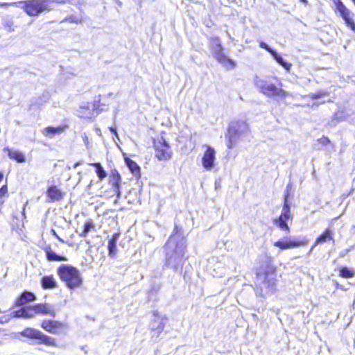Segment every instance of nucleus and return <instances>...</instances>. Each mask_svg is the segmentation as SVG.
<instances>
[{
    "instance_id": "obj_1",
    "label": "nucleus",
    "mask_w": 355,
    "mask_h": 355,
    "mask_svg": "<svg viewBox=\"0 0 355 355\" xmlns=\"http://www.w3.org/2000/svg\"><path fill=\"white\" fill-rule=\"evenodd\" d=\"M55 309L47 303H37L33 305L24 306L15 311V316L23 318H32L37 315L55 317Z\"/></svg>"
},
{
    "instance_id": "obj_2",
    "label": "nucleus",
    "mask_w": 355,
    "mask_h": 355,
    "mask_svg": "<svg viewBox=\"0 0 355 355\" xmlns=\"http://www.w3.org/2000/svg\"><path fill=\"white\" fill-rule=\"evenodd\" d=\"M57 273L60 279L71 289L80 287L83 283L79 270L73 266L62 265L58 268Z\"/></svg>"
},
{
    "instance_id": "obj_3",
    "label": "nucleus",
    "mask_w": 355,
    "mask_h": 355,
    "mask_svg": "<svg viewBox=\"0 0 355 355\" xmlns=\"http://www.w3.org/2000/svg\"><path fill=\"white\" fill-rule=\"evenodd\" d=\"M21 335L26 338L35 340V343L37 345H43L53 348L59 347V343L55 338L47 335L37 329L26 327L21 332Z\"/></svg>"
},
{
    "instance_id": "obj_4",
    "label": "nucleus",
    "mask_w": 355,
    "mask_h": 355,
    "mask_svg": "<svg viewBox=\"0 0 355 355\" xmlns=\"http://www.w3.org/2000/svg\"><path fill=\"white\" fill-rule=\"evenodd\" d=\"M248 131L249 127L245 122L236 121L232 123L228 127L225 135L227 148L229 149L234 148L239 139Z\"/></svg>"
},
{
    "instance_id": "obj_5",
    "label": "nucleus",
    "mask_w": 355,
    "mask_h": 355,
    "mask_svg": "<svg viewBox=\"0 0 355 355\" xmlns=\"http://www.w3.org/2000/svg\"><path fill=\"white\" fill-rule=\"evenodd\" d=\"M209 46L217 61L227 69H233L235 64L232 60L227 58L224 53V49L222 46L220 40L218 37H210Z\"/></svg>"
},
{
    "instance_id": "obj_6",
    "label": "nucleus",
    "mask_w": 355,
    "mask_h": 355,
    "mask_svg": "<svg viewBox=\"0 0 355 355\" xmlns=\"http://www.w3.org/2000/svg\"><path fill=\"white\" fill-rule=\"evenodd\" d=\"M114 103L112 94L109 93L107 95H99L92 103H89L87 106L81 107L82 110H91L92 114H98L102 112L107 111L110 105Z\"/></svg>"
},
{
    "instance_id": "obj_7",
    "label": "nucleus",
    "mask_w": 355,
    "mask_h": 355,
    "mask_svg": "<svg viewBox=\"0 0 355 355\" xmlns=\"http://www.w3.org/2000/svg\"><path fill=\"white\" fill-rule=\"evenodd\" d=\"M153 148L155 157L159 161L166 162L173 157L171 146L162 137L153 139Z\"/></svg>"
},
{
    "instance_id": "obj_8",
    "label": "nucleus",
    "mask_w": 355,
    "mask_h": 355,
    "mask_svg": "<svg viewBox=\"0 0 355 355\" xmlns=\"http://www.w3.org/2000/svg\"><path fill=\"white\" fill-rule=\"evenodd\" d=\"M20 3L23 4V8L26 14L33 17L51 9L50 0H27L21 1Z\"/></svg>"
},
{
    "instance_id": "obj_9",
    "label": "nucleus",
    "mask_w": 355,
    "mask_h": 355,
    "mask_svg": "<svg viewBox=\"0 0 355 355\" xmlns=\"http://www.w3.org/2000/svg\"><path fill=\"white\" fill-rule=\"evenodd\" d=\"M41 328L53 335L65 334L69 329V324L63 320L55 319H44L40 322Z\"/></svg>"
},
{
    "instance_id": "obj_10",
    "label": "nucleus",
    "mask_w": 355,
    "mask_h": 355,
    "mask_svg": "<svg viewBox=\"0 0 355 355\" xmlns=\"http://www.w3.org/2000/svg\"><path fill=\"white\" fill-rule=\"evenodd\" d=\"M288 198V194L286 193L284 195L282 213L277 218L273 220L274 224L286 233H289L291 231L290 227L287 224V221L292 220L293 219Z\"/></svg>"
},
{
    "instance_id": "obj_11",
    "label": "nucleus",
    "mask_w": 355,
    "mask_h": 355,
    "mask_svg": "<svg viewBox=\"0 0 355 355\" xmlns=\"http://www.w3.org/2000/svg\"><path fill=\"white\" fill-rule=\"evenodd\" d=\"M276 272L277 267L272 264L271 257H268L265 267H260L256 275L259 278H262L264 283L269 284L270 282V276L275 275Z\"/></svg>"
},
{
    "instance_id": "obj_12",
    "label": "nucleus",
    "mask_w": 355,
    "mask_h": 355,
    "mask_svg": "<svg viewBox=\"0 0 355 355\" xmlns=\"http://www.w3.org/2000/svg\"><path fill=\"white\" fill-rule=\"evenodd\" d=\"M336 10L340 12L341 17L345 20L346 25L355 32V22L353 19L354 13L347 8L340 0H338L336 2Z\"/></svg>"
},
{
    "instance_id": "obj_13",
    "label": "nucleus",
    "mask_w": 355,
    "mask_h": 355,
    "mask_svg": "<svg viewBox=\"0 0 355 355\" xmlns=\"http://www.w3.org/2000/svg\"><path fill=\"white\" fill-rule=\"evenodd\" d=\"M46 196L49 202H61L66 192L57 185L51 184L46 187Z\"/></svg>"
},
{
    "instance_id": "obj_14",
    "label": "nucleus",
    "mask_w": 355,
    "mask_h": 355,
    "mask_svg": "<svg viewBox=\"0 0 355 355\" xmlns=\"http://www.w3.org/2000/svg\"><path fill=\"white\" fill-rule=\"evenodd\" d=\"M108 184L111 186L114 194L117 198H120L121 195V176L119 172L116 169H112L110 171V176L108 178Z\"/></svg>"
},
{
    "instance_id": "obj_15",
    "label": "nucleus",
    "mask_w": 355,
    "mask_h": 355,
    "mask_svg": "<svg viewBox=\"0 0 355 355\" xmlns=\"http://www.w3.org/2000/svg\"><path fill=\"white\" fill-rule=\"evenodd\" d=\"M308 243V240L302 239V240H288V241H282L278 240L274 243V246L279 248L281 250H285L291 248H299L301 246H305Z\"/></svg>"
},
{
    "instance_id": "obj_16",
    "label": "nucleus",
    "mask_w": 355,
    "mask_h": 355,
    "mask_svg": "<svg viewBox=\"0 0 355 355\" xmlns=\"http://www.w3.org/2000/svg\"><path fill=\"white\" fill-rule=\"evenodd\" d=\"M216 152L215 150L209 146H206V150L202 157V164L203 167L207 170H211L215 165Z\"/></svg>"
},
{
    "instance_id": "obj_17",
    "label": "nucleus",
    "mask_w": 355,
    "mask_h": 355,
    "mask_svg": "<svg viewBox=\"0 0 355 355\" xmlns=\"http://www.w3.org/2000/svg\"><path fill=\"white\" fill-rule=\"evenodd\" d=\"M3 151L7 155L8 157L13 162L24 163L26 161L24 153L17 148L6 146L3 148Z\"/></svg>"
},
{
    "instance_id": "obj_18",
    "label": "nucleus",
    "mask_w": 355,
    "mask_h": 355,
    "mask_svg": "<svg viewBox=\"0 0 355 355\" xmlns=\"http://www.w3.org/2000/svg\"><path fill=\"white\" fill-rule=\"evenodd\" d=\"M335 241L334 231L330 228H326L317 236L313 244V247L322 245L327 242H331L334 244Z\"/></svg>"
},
{
    "instance_id": "obj_19",
    "label": "nucleus",
    "mask_w": 355,
    "mask_h": 355,
    "mask_svg": "<svg viewBox=\"0 0 355 355\" xmlns=\"http://www.w3.org/2000/svg\"><path fill=\"white\" fill-rule=\"evenodd\" d=\"M36 300L35 295L28 291H23L15 300V306H24V304L28 302H32Z\"/></svg>"
},
{
    "instance_id": "obj_20",
    "label": "nucleus",
    "mask_w": 355,
    "mask_h": 355,
    "mask_svg": "<svg viewBox=\"0 0 355 355\" xmlns=\"http://www.w3.org/2000/svg\"><path fill=\"white\" fill-rule=\"evenodd\" d=\"M119 232L114 233L107 241L108 255L114 257L116 254V242L119 238Z\"/></svg>"
},
{
    "instance_id": "obj_21",
    "label": "nucleus",
    "mask_w": 355,
    "mask_h": 355,
    "mask_svg": "<svg viewBox=\"0 0 355 355\" xmlns=\"http://www.w3.org/2000/svg\"><path fill=\"white\" fill-rule=\"evenodd\" d=\"M41 285L44 289H53L57 287V283L52 275L44 276L41 279Z\"/></svg>"
},
{
    "instance_id": "obj_22",
    "label": "nucleus",
    "mask_w": 355,
    "mask_h": 355,
    "mask_svg": "<svg viewBox=\"0 0 355 355\" xmlns=\"http://www.w3.org/2000/svg\"><path fill=\"white\" fill-rule=\"evenodd\" d=\"M44 250L47 260L50 261H66L67 260L65 257L56 254L49 246L44 248Z\"/></svg>"
},
{
    "instance_id": "obj_23",
    "label": "nucleus",
    "mask_w": 355,
    "mask_h": 355,
    "mask_svg": "<svg viewBox=\"0 0 355 355\" xmlns=\"http://www.w3.org/2000/svg\"><path fill=\"white\" fill-rule=\"evenodd\" d=\"M124 161L125 164L130 169V171L135 175L140 176L141 175V168L137 164L136 162L130 159V157L125 156L124 157Z\"/></svg>"
},
{
    "instance_id": "obj_24",
    "label": "nucleus",
    "mask_w": 355,
    "mask_h": 355,
    "mask_svg": "<svg viewBox=\"0 0 355 355\" xmlns=\"http://www.w3.org/2000/svg\"><path fill=\"white\" fill-rule=\"evenodd\" d=\"M88 165L95 168V172L100 180H103L107 177V173L100 162L89 163Z\"/></svg>"
},
{
    "instance_id": "obj_25",
    "label": "nucleus",
    "mask_w": 355,
    "mask_h": 355,
    "mask_svg": "<svg viewBox=\"0 0 355 355\" xmlns=\"http://www.w3.org/2000/svg\"><path fill=\"white\" fill-rule=\"evenodd\" d=\"M95 227V224L92 218H87L83 225V231L79 233L80 237H86L87 234Z\"/></svg>"
},
{
    "instance_id": "obj_26",
    "label": "nucleus",
    "mask_w": 355,
    "mask_h": 355,
    "mask_svg": "<svg viewBox=\"0 0 355 355\" xmlns=\"http://www.w3.org/2000/svg\"><path fill=\"white\" fill-rule=\"evenodd\" d=\"M338 275L342 278H352L355 275V271L346 266H343L339 268Z\"/></svg>"
},
{
    "instance_id": "obj_27",
    "label": "nucleus",
    "mask_w": 355,
    "mask_h": 355,
    "mask_svg": "<svg viewBox=\"0 0 355 355\" xmlns=\"http://www.w3.org/2000/svg\"><path fill=\"white\" fill-rule=\"evenodd\" d=\"M63 130H64V128L62 126H58V127L49 126L44 129L43 132L45 135L53 136L55 135L61 133L63 131Z\"/></svg>"
},
{
    "instance_id": "obj_28",
    "label": "nucleus",
    "mask_w": 355,
    "mask_h": 355,
    "mask_svg": "<svg viewBox=\"0 0 355 355\" xmlns=\"http://www.w3.org/2000/svg\"><path fill=\"white\" fill-rule=\"evenodd\" d=\"M272 56L274 58V59L279 64H281L285 69L287 71H289L292 67V64L291 63L286 62L284 60L282 57L279 55L276 51L272 52Z\"/></svg>"
},
{
    "instance_id": "obj_29",
    "label": "nucleus",
    "mask_w": 355,
    "mask_h": 355,
    "mask_svg": "<svg viewBox=\"0 0 355 355\" xmlns=\"http://www.w3.org/2000/svg\"><path fill=\"white\" fill-rule=\"evenodd\" d=\"M8 196V187L6 184L0 188V199H4Z\"/></svg>"
},
{
    "instance_id": "obj_30",
    "label": "nucleus",
    "mask_w": 355,
    "mask_h": 355,
    "mask_svg": "<svg viewBox=\"0 0 355 355\" xmlns=\"http://www.w3.org/2000/svg\"><path fill=\"white\" fill-rule=\"evenodd\" d=\"M317 141L323 146H327L331 144L330 139L327 136L321 137L320 138L318 139Z\"/></svg>"
},
{
    "instance_id": "obj_31",
    "label": "nucleus",
    "mask_w": 355,
    "mask_h": 355,
    "mask_svg": "<svg viewBox=\"0 0 355 355\" xmlns=\"http://www.w3.org/2000/svg\"><path fill=\"white\" fill-rule=\"evenodd\" d=\"M259 46L265 50H266L268 53L272 55V52H275V51L272 49L266 43L263 42H261L259 44Z\"/></svg>"
},
{
    "instance_id": "obj_32",
    "label": "nucleus",
    "mask_w": 355,
    "mask_h": 355,
    "mask_svg": "<svg viewBox=\"0 0 355 355\" xmlns=\"http://www.w3.org/2000/svg\"><path fill=\"white\" fill-rule=\"evenodd\" d=\"M259 46L265 50H266L268 53L272 55V52H275V51L272 49L266 43L263 42H261L259 44Z\"/></svg>"
},
{
    "instance_id": "obj_33",
    "label": "nucleus",
    "mask_w": 355,
    "mask_h": 355,
    "mask_svg": "<svg viewBox=\"0 0 355 355\" xmlns=\"http://www.w3.org/2000/svg\"><path fill=\"white\" fill-rule=\"evenodd\" d=\"M15 5L16 3H0V7L14 6Z\"/></svg>"
},
{
    "instance_id": "obj_34",
    "label": "nucleus",
    "mask_w": 355,
    "mask_h": 355,
    "mask_svg": "<svg viewBox=\"0 0 355 355\" xmlns=\"http://www.w3.org/2000/svg\"><path fill=\"white\" fill-rule=\"evenodd\" d=\"M5 202V200L4 199H0V212L1 211V209L3 208V205Z\"/></svg>"
},
{
    "instance_id": "obj_35",
    "label": "nucleus",
    "mask_w": 355,
    "mask_h": 355,
    "mask_svg": "<svg viewBox=\"0 0 355 355\" xmlns=\"http://www.w3.org/2000/svg\"><path fill=\"white\" fill-rule=\"evenodd\" d=\"M109 130H110L111 132L114 133V135H116V130L115 128L110 127Z\"/></svg>"
},
{
    "instance_id": "obj_36",
    "label": "nucleus",
    "mask_w": 355,
    "mask_h": 355,
    "mask_svg": "<svg viewBox=\"0 0 355 355\" xmlns=\"http://www.w3.org/2000/svg\"><path fill=\"white\" fill-rule=\"evenodd\" d=\"M322 96L321 94H313L311 96L312 98H319Z\"/></svg>"
},
{
    "instance_id": "obj_37",
    "label": "nucleus",
    "mask_w": 355,
    "mask_h": 355,
    "mask_svg": "<svg viewBox=\"0 0 355 355\" xmlns=\"http://www.w3.org/2000/svg\"><path fill=\"white\" fill-rule=\"evenodd\" d=\"M3 179V173L2 172H0V183L2 182Z\"/></svg>"
},
{
    "instance_id": "obj_38",
    "label": "nucleus",
    "mask_w": 355,
    "mask_h": 355,
    "mask_svg": "<svg viewBox=\"0 0 355 355\" xmlns=\"http://www.w3.org/2000/svg\"><path fill=\"white\" fill-rule=\"evenodd\" d=\"M79 165H80V162H76L73 164V168H76L77 166H78Z\"/></svg>"
},
{
    "instance_id": "obj_39",
    "label": "nucleus",
    "mask_w": 355,
    "mask_h": 355,
    "mask_svg": "<svg viewBox=\"0 0 355 355\" xmlns=\"http://www.w3.org/2000/svg\"><path fill=\"white\" fill-rule=\"evenodd\" d=\"M354 189H352L347 193V196L350 195L351 193H352V192L354 191Z\"/></svg>"
},
{
    "instance_id": "obj_40",
    "label": "nucleus",
    "mask_w": 355,
    "mask_h": 355,
    "mask_svg": "<svg viewBox=\"0 0 355 355\" xmlns=\"http://www.w3.org/2000/svg\"><path fill=\"white\" fill-rule=\"evenodd\" d=\"M301 1H302L303 3H307L306 0H301Z\"/></svg>"
},
{
    "instance_id": "obj_41",
    "label": "nucleus",
    "mask_w": 355,
    "mask_h": 355,
    "mask_svg": "<svg viewBox=\"0 0 355 355\" xmlns=\"http://www.w3.org/2000/svg\"><path fill=\"white\" fill-rule=\"evenodd\" d=\"M301 1H302L303 3H307L306 0H301Z\"/></svg>"
},
{
    "instance_id": "obj_42",
    "label": "nucleus",
    "mask_w": 355,
    "mask_h": 355,
    "mask_svg": "<svg viewBox=\"0 0 355 355\" xmlns=\"http://www.w3.org/2000/svg\"><path fill=\"white\" fill-rule=\"evenodd\" d=\"M267 89H270V88H269V87H268ZM272 89H276V88H275V87H272Z\"/></svg>"
},
{
    "instance_id": "obj_43",
    "label": "nucleus",
    "mask_w": 355,
    "mask_h": 355,
    "mask_svg": "<svg viewBox=\"0 0 355 355\" xmlns=\"http://www.w3.org/2000/svg\"><path fill=\"white\" fill-rule=\"evenodd\" d=\"M352 1H353V2L355 3V0H352Z\"/></svg>"
},
{
    "instance_id": "obj_44",
    "label": "nucleus",
    "mask_w": 355,
    "mask_h": 355,
    "mask_svg": "<svg viewBox=\"0 0 355 355\" xmlns=\"http://www.w3.org/2000/svg\"><path fill=\"white\" fill-rule=\"evenodd\" d=\"M2 331V330L0 329V333Z\"/></svg>"
}]
</instances>
